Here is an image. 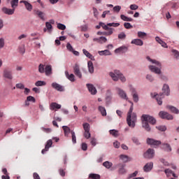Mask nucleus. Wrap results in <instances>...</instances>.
I'll return each instance as SVG.
<instances>
[{
    "mask_svg": "<svg viewBox=\"0 0 179 179\" xmlns=\"http://www.w3.org/2000/svg\"><path fill=\"white\" fill-rule=\"evenodd\" d=\"M131 106L129 108V110L127 113V122L131 128H135V124L136 123V114L132 113L134 111V103L131 101H129Z\"/></svg>",
    "mask_w": 179,
    "mask_h": 179,
    "instance_id": "1",
    "label": "nucleus"
},
{
    "mask_svg": "<svg viewBox=\"0 0 179 179\" xmlns=\"http://www.w3.org/2000/svg\"><path fill=\"white\" fill-rule=\"evenodd\" d=\"M143 128L147 131V132H150V126H149V123L155 125L156 124V119L149 115H143ZM149 122V123H148Z\"/></svg>",
    "mask_w": 179,
    "mask_h": 179,
    "instance_id": "2",
    "label": "nucleus"
},
{
    "mask_svg": "<svg viewBox=\"0 0 179 179\" xmlns=\"http://www.w3.org/2000/svg\"><path fill=\"white\" fill-rule=\"evenodd\" d=\"M163 93H159V94H155V97L157 101L159 106H162L163 104V99H164V94L166 96H170V87L169 85L164 84L162 87Z\"/></svg>",
    "mask_w": 179,
    "mask_h": 179,
    "instance_id": "3",
    "label": "nucleus"
},
{
    "mask_svg": "<svg viewBox=\"0 0 179 179\" xmlns=\"http://www.w3.org/2000/svg\"><path fill=\"white\" fill-rule=\"evenodd\" d=\"M148 61L152 62V64H155L156 66L150 65L148 66L150 71L153 73H156L157 75H160L162 73V63L157 60L152 59L150 57H147Z\"/></svg>",
    "mask_w": 179,
    "mask_h": 179,
    "instance_id": "4",
    "label": "nucleus"
},
{
    "mask_svg": "<svg viewBox=\"0 0 179 179\" xmlns=\"http://www.w3.org/2000/svg\"><path fill=\"white\" fill-rule=\"evenodd\" d=\"M109 75L115 82H117L118 79H120L121 82L127 81L125 76H124V75H122L120 71L115 70L114 72H110Z\"/></svg>",
    "mask_w": 179,
    "mask_h": 179,
    "instance_id": "5",
    "label": "nucleus"
},
{
    "mask_svg": "<svg viewBox=\"0 0 179 179\" xmlns=\"http://www.w3.org/2000/svg\"><path fill=\"white\" fill-rule=\"evenodd\" d=\"M116 90L120 99H122L123 100H126L127 101H128V96L127 95V92H125L124 90H122L121 88L117 87L116 88Z\"/></svg>",
    "mask_w": 179,
    "mask_h": 179,
    "instance_id": "6",
    "label": "nucleus"
},
{
    "mask_svg": "<svg viewBox=\"0 0 179 179\" xmlns=\"http://www.w3.org/2000/svg\"><path fill=\"white\" fill-rule=\"evenodd\" d=\"M145 159H153L155 157V150L149 148L143 155Z\"/></svg>",
    "mask_w": 179,
    "mask_h": 179,
    "instance_id": "7",
    "label": "nucleus"
},
{
    "mask_svg": "<svg viewBox=\"0 0 179 179\" xmlns=\"http://www.w3.org/2000/svg\"><path fill=\"white\" fill-rule=\"evenodd\" d=\"M159 115L163 120H173L174 118L170 113L165 111H160Z\"/></svg>",
    "mask_w": 179,
    "mask_h": 179,
    "instance_id": "8",
    "label": "nucleus"
},
{
    "mask_svg": "<svg viewBox=\"0 0 179 179\" xmlns=\"http://www.w3.org/2000/svg\"><path fill=\"white\" fill-rule=\"evenodd\" d=\"M3 76L6 78V79H8L9 80H12L13 79V76L12 74V71L5 69L3 71Z\"/></svg>",
    "mask_w": 179,
    "mask_h": 179,
    "instance_id": "9",
    "label": "nucleus"
},
{
    "mask_svg": "<svg viewBox=\"0 0 179 179\" xmlns=\"http://www.w3.org/2000/svg\"><path fill=\"white\" fill-rule=\"evenodd\" d=\"M147 143L148 145H153L154 146H158V145H162V141H157L153 138H148Z\"/></svg>",
    "mask_w": 179,
    "mask_h": 179,
    "instance_id": "10",
    "label": "nucleus"
},
{
    "mask_svg": "<svg viewBox=\"0 0 179 179\" xmlns=\"http://www.w3.org/2000/svg\"><path fill=\"white\" fill-rule=\"evenodd\" d=\"M74 73L78 78L81 79L82 78V72H80V69H79V65L76 64L73 67Z\"/></svg>",
    "mask_w": 179,
    "mask_h": 179,
    "instance_id": "11",
    "label": "nucleus"
},
{
    "mask_svg": "<svg viewBox=\"0 0 179 179\" xmlns=\"http://www.w3.org/2000/svg\"><path fill=\"white\" fill-rule=\"evenodd\" d=\"M87 87L91 94H96L97 93V90L93 84H87Z\"/></svg>",
    "mask_w": 179,
    "mask_h": 179,
    "instance_id": "12",
    "label": "nucleus"
},
{
    "mask_svg": "<svg viewBox=\"0 0 179 179\" xmlns=\"http://www.w3.org/2000/svg\"><path fill=\"white\" fill-rule=\"evenodd\" d=\"M15 7L13 8V9L3 7L2 8V12L4 13L6 15H13V13H15Z\"/></svg>",
    "mask_w": 179,
    "mask_h": 179,
    "instance_id": "13",
    "label": "nucleus"
},
{
    "mask_svg": "<svg viewBox=\"0 0 179 179\" xmlns=\"http://www.w3.org/2000/svg\"><path fill=\"white\" fill-rule=\"evenodd\" d=\"M52 146V140H48L46 143V145L45 146V149L42 150V155H44L45 152H48V149Z\"/></svg>",
    "mask_w": 179,
    "mask_h": 179,
    "instance_id": "14",
    "label": "nucleus"
},
{
    "mask_svg": "<svg viewBox=\"0 0 179 179\" xmlns=\"http://www.w3.org/2000/svg\"><path fill=\"white\" fill-rule=\"evenodd\" d=\"M131 92L133 96L134 101L135 103H138V101H139V97L138 96V92H136V90H135V88H131Z\"/></svg>",
    "mask_w": 179,
    "mask_h": 179,
    "instance_id": "15",
    "label": "nucleus"
},
{
    "mask_svg": "<svg viewBox=\"0 0 179 179\" xmlns=\"http://www.w3.org/2000/svg\"><path fill=\"white\" fill-rule=\"evenodd\" d=\"M52 87L57 90V92H64V87L57 83H52Z\"/></svg>",
    "mask_w": 179,
    "mask_h": 179,
    "instance_id": "16",
    "label": "nucleus"
},
{
    "mask_svg": "<svg viewBox=\"0 0 179 179\" xmlns=\"http://www.w3.org/2000/svg\"><path fill=\"white\" fill-rule=\"evenodd\" d=\"M152 169H153V162L147 163L143 167V170L145 173L150 171Z\"/></svg>",
    "mask_w": 179,
    "mask_h": 179,
    "instance_id": "17",
    "label": "nucleus"
},
{
    "mask_svg": "<svg viewBox=\"0 0 179 179\" xmlns=\"http://www.w3.org/2000/svg\"><path fill=\"white\" fill-rule=\"evenodd\" d=\"M125 164H119L118 167L119 168V174H125L127 173V169H125Z\"/></svg>",
    "mask_w": 179,
    "mask_h": 179,
    "instance_id": "18",
    "label": "nucleus"
},
{
    "mask_svg": "<svg viewBox=\"0 0 179 179\" xmlns=\"http://www.w3.org/2000/svg\"><path fill=\"white\" fill-rule=\"evenodd\" d=\"M20 3H24L25 5L26 9H27L29 12H31L33 10V6H31V4L27 1H21Z\"/></svg>",
    "mask_w": 179,
    "mask_h": 179,
    "instance_id": "19",
    "label": "nucleus"
},
{
    "mask_svg": "<svg viewBox=\"0 0 179 179\" xmlns=\"http://www.w3.org/2000/svg\"><path fill=\"white\" fill-rule=\"evenodd\" d=\"M87 66L90 73H94V66H93V62L92 61H88Z\"/></svg>",
    "mask_w": 179,
    "mask_h": 179,
    "instance_id": "20",
    "label": "nucleus"
},
{
    "mask_svg": "<svg viewBox=\"0 0 179 179\" xmlns=\"http://www.w3.org/2000/svg\"><path fill=\"white\" fill-rule=\"evenodd\" d=\"M131 44H135V45L142 47V45H143V41L141 39H134L131 41Z\"/></svg>",
    "mask_w": 179,
    "mask_h": 179,
    "instance_id": "21",
    "label": "nucleus"
},
{
    "mask_svg": "<svg viewBox=\"0 0 179 179\" xmlns=\"http://www.w3.org/2000/svg\"><path fill=\"white\" fill-rule=\"evenodd\" d=\"M65 76L70 80V82H75V75L73 74H69V72L68 71H65Z\"/></svg>",
    "mask_w": 179,
    "mask_h": 179,
    "instance_id": "22",
    "label": "nucleus"
},
{
    "mask_svg": "<svg viewBox=\"0 0 179 179\" xmlns=\"http://www.w3.org/2000/svg\"><path fill=\"white\" fill-rule=\"evenodd\" d=\"M36 15L40 17L41 20H45V18H44V16H45V14L43 11H40V10H35Z\"/></svg>",
    "mask_w": 179,
    "mask_h": 179,
    "instance_id": "23",
    "label": "nucleus"
},
{
    "mask_svg": "<svg viewBox=\"0 0 179 179\" xmlns=\"http://www.w3.org/2000/svg\"><path fill=\"white\" fill-rule=\"evenodd\" d=\"M155 40L159 43V44L162 45V47H164V48H167V43L163 41V40L160 39L159 36H156Z\"/></svg>",
    "mask_w": 179,
    "mask_h": 179,
    "instance_id": "24",
    "label": "nucleus"
},
{
    "mask_svg": "<svg viewBox=\"0 0 179 179\" xmlns=\"http://www.w3.org/2000/svg\"><path fill=\"white\" fill-rule=\"evenodd\" d=\"M50 110H59L61 108V105L57 103L56 102H52L50 106Z\"/></svg>",
    "mask_w": 179,
    "mask_h": 179,
    "instance_id": "25",
    "label": "nucleus"
},
{
    "mask_svg": "<svg viewBox=\"0 0 179 179\" xmlns=\"http://www.w3.org/2000/svg\"><path fill=\"white\" fill-rule=\"evenodd\" d=\"M2 172L4 174L1 176L2 179H10V177L9 176V173H8V170L6 169V168L3 169Z\"/></svg>",
    "mask_w": 179,
    "mask_h": 179,
    "instance_id": "26",
    "label": "nucleus"
},
{
    "mask_svg": "<svg viewBox=\"0 0 179 179\" xmlns=\"http://www.w3.org/2000/svg\"><path fill=\"white\" fill-rule=\"evenodd\" d=\"M127 50H128V48H127V47L122 46V47H120L119 48H117L115 50V52L116 54H118L119 52H127Z\"/></svg>",
    "mask_w": 179,
    "mask_h": 179,
    "instance_id": "27",
    "label": "nucleus"
},
{
    "mask_svg": "<svg viewBox=\"0 0 179 179\" xmlns=\"http://www.w3.org/2000/svg\"><path fill=\"white\" fill-rule=\"evenodd\" d=\"M166 108H168V110H170V111H171V113H173L174 114H178L179 113L178 109L173 106H167Z\"/></svg>",
    "mask_w": 179,
    "mask_h": 179,
    "instance_id": "28",
    "label": "nucleus"
},
{
    "mask_svg": "<svg viewBox=\"0 0 179 179\" xmlns=\"http://www.w3.org/2000/svg\"><path fill=\"white\" fill-rule=\"evenodd\" d=\"M62 129L64 131V136H68V135H69V134H71V132L72 131L68 126H63Z\"/></svg>",
    "mask_w": 179,
    "mask_h": 179,
    "instance_id": "29",
    "label": "nucleus"
},
{
    "mask_svg": "<svg viewBox=\"0 0 179 179\" xmlns=\"http://www.w3.org/2000/svg\"><path fill=\"white\" fill-rule=\"evenodd\" d=\"M162 149L166 152H171V146L169 143L162 144Z\"/></svg>",
    "mask_w": 179,
    "mask_h": 179,
    "instance_id": "30",
    "label": "nucleus"
},
{
    "mask_svg": "<svg viewBox=\"0 0 179 179\" xmlns=\"http://www.w3.org/2000/svg\"><path fill=\"white\" fill-rule=\"evenodd\" d=\"M83 52L86 57H87V58H90V59H94V57H93L92 54H90V52H89V51H87L86 49H83Z\"/></svg>",
    "mask_w": 179,
    "mask_h": 179,
    "instance_id": "31",
    "label": "nucleus"
},
{
    "mask_svg": "<svg viewBox=\"0 0 179 179\" xmlns=\"http://www.w3.org/2000/svg\"><path fill=\"white\" fill-rule=\"evenodd\" d=\"M99 111H100V113H101V115H103V117H106V115H107V112L106 111V108H104L103 106H99Z\"/></svg>",
    "mask_w": 179,
    "mask_h": 179,
    "instance_id": "32",
    "label": "nucleus"
},
{
    "mask_svg": "<svg viewBox=\"0 0 179 179\" xmlns=\"http://www.w3.org/2000/svg\"><path fill=\"white\" fill-rule=\"evenodd\" d=\"M98 54H99V55H111V52H110V50H105L102 51H99Z\"/></svg>",
    "mask_w": 179,
    "mask_h": 179,
    "instance_id": "33",
    "label": "nucleus"
},
{
    "mask_svg": "<svg viewBox=\"0 0 179 179\" xmlns=\"http://www.w3.org/2000/svg\"><path fill=\"white\" fill-rule=\"evenodd\" d=\"M120 19H122V20H124V22H132L134 20V19L128 17L124 15H120Z\"/></svg>",
    "mask_w": 179,
    "mask_h": 179,
    "instance_id": "34",
    "label": "nucleus"
},
{
    "mask_svg": "<svg viewBox=\"0 0 179 179\" xmlns=\"http://www.w3.org/2000/svg\"><path fill=\"white\" fill-rule=\"evenodd\" d=\"M52 71V69L51 68L50 65H48L45 68V72L46 75H51V72Z\"/></svg>",
    "mask_w": 179,
    "mask_h": 179,
    "instance_id": "35",
    "label": "nucleus"
},
{
    "mask_svg": "<svg viewBox=\"0 0 179 179\" xmlns=\"http://www.w3.org/2000/svg\"><path fill=\"white\" fill-rule=\"evenodd\" d=\"M108 31H103V36H111L114 31V29L110 28L109 29H106Z\"/></svg>",
    "mask_w": 179,
    "mask_h": 179,
    "instance_id": "36",
    "label": "nucleus"
},
{
    "mask_svg": "<svg viewBox=\"0 0 179 179\" xmlns=\"http://www.w3.org/2000/svg\"><path fill=\"white\" fill-rule=\"evenodd\" d=\"M103 166L106 167V169H110L111 167H113V163L106 161L103 163Z\"/></svg>",
    "mask_w": 179,
    "mask_h": 179,
    "instance_id": "37",
    "label": "nucleus"
},
{
    "mask_svg": "<svg viewBox=\"0 0 179 179\" xmlns=\"http://www.w3.org/2000/svg\"><path fill=\"white\" fill-rule=\"evenodd\" d=\"M120 159L124 162V163H127V162H129V157L124 155H120Z\"/></svg>",
    "mask_w": 179,
    "mask_h": 179,
    "instance_id": "38",
    "label": "nucleus"
},
{
    "mask_svg": "<svg viewBox=\"0 0 179 179\" xmlns=\"http://www.w3.org/2000/svg\"><path fill=\"white\" fill-rule=\"evenodd\" d=\"M90 179H100V175L96 173H91L89 176Z\"/></svg>",
    "mask_w": 179,
    "mask_h": 179,
    "instance_id": "39",
    "label": "nucleus"
},
{
    "mask_svg": "<svg viewBox=\"0 0 179 179\" xmlns=\"http://www.w3.org/2000/svg\"><path fill=\"white\" fill-rule=\"evenodd\" d=\"M83 127L85 131H90V124L89 123H84Z\"/></svg>",
    "mask_w": 179,
    "mask_h": 179,
    "instance_id": "40",
    "label": "nucleus"
},
{
    "mask_svg": "<svg viewBox=\"0 0 179 179\" xmlns=\"http://www.w3.org/2000/svg\"><path fill=\"white\" fill-rule=\"evenodd\" d=\"M47 83L44 81L38 80L35 83V86L39 87V86H45Z\"/></svg>",
    "mask_w": 179,
    "mask_h": 179,
    "instance_id": "41",
    "label": "nucleus"
},
{
    "mask_svg": "<svg viewBox=\"0 0 179 179\" xmlns=\"http://www.w3.org/2000/svg\"><path fill=\"white\" fill-rule=\"evenodd\" d=\"M71 134L73 143H76V134H75V131H71Z\"/></svg>",
    "mask_w": 179,
    "mask_h": 179,
    "instance_id": "42",
    "label": "nucleus"
},
{
    "mask_svg": "<svg viewBox=\"0 0 179 179\" xmlns=\"http://www.w3.org/2000/svg\"><path fill=\"white\" fill-rule=\"evenodd\" d=\"M110 135H113V136H115V138H117L118 136V131L115 129L110 130Z\"/></svg>",
    "mask_w": 179,
    "mask_h": 179,
    "instance_id": "43",
    "label": "nucleus"
},
{
    "mask_svg": "<svg viewBox=\"0 0 179 179\" xmlns=\"http://www.w3.org/2000/svg\"><path fill=\"white\" fill-rule=\"evenodd\" d=\"M19 3V0H12L11 1V6L12 8H16Z\"/></svg>",
    "mask_w": 179,
    "mask_h": 179,
    "instance_id": "44",
    "label": "nucleus"
},
{
    "mask_svg": "<svg viewBox=\"0 0 179 179\" xmlns=\"http://www.w3.org/2000/svg\"><path fill=\"white\" fill-rule=\"evenodd\" d=\"M57 29H59V30H65V29H66V26H65V24L58 23Z\"/></svg>",
    "mask_w": 179,
    "mask_h": 179,
    "instance_id": "45",
    "label": "nucleus"
},
{
    "mask_svg": "<svg viewBox=\"0 0 179 179\" xmlns=\"http://www.w3.org/2000/svg\"><path fill=\"white\" fill-rule=\"evenodd\" d=\"M100 26H101V27L103 28V30H108L109 29H111V28L108 27V24H106L103 22H100Z\"/></svg>",
    "mask_w": 179,
    "mask_h": 179,
    "instance_id": "46",
    "label": "nucleus"
},
{
    "mask_svg": "<svg viewBox=\"0 0 179 179\" xmlns=\"http://www.w3.org/2000/svg\"><path fill=\"white\" fill-rule=\"evenodd\" d=\"M45 27L47 30H48V31H51V30H52V25L48 22H45Z\"/></svg>",
    "mask_w": 179,
    "mask_h": 179,
    "instance_id": "47",
    "label": "nucleus"
},
{
    "mask_svg": "<svg viewBox=\"0 0 179 179\" xmlns=\"http://www.w3.org/2000/svg\"><path fill=\"white\" fill-rule=\"evenodd\" d=\"M126 37H127V35L124 32H122L118 34V38L120 40H124L126 38Z\"/></svg>",
    "mask_w": 179,
    "mask_h": 179,
    "instance_id": "48",
    "label": "nucleus"
},
{
    "mask_svg": "<svg viewBox=\"0 0 179 179\" xmlns=\"http://www.w3.org/2000/svg\"><path fill=\"white\" fill-rule=\"evenodd\" d=\"M147 34L145 32L143 31H138V37L140 38H143V37H146Z\"/></svg>",
    "mask_w": 179,
    "mask_h": 179,
    "instance_id": "49",
    "label": "nucleus"
},
{
    "mask_svg": "<svg viewBox=\"0 0 179 179\" xmlns=\"http://www.w3.org/2000/svg\"><path fill=\"white\" fill-rule=\"evenodd\" d=\"M146 80H149V82H153V80H155V78L153 77V76L148 74L146 76Z\"/></svg>",
    "mask_w": 179,
    "mask_h": 179,
    "instance_id": "50",
    "label": "nucleus"
},
{
    "mask_svg": "<svg viewBox=\"0 0 179 179\" xmlns=\"http://www.w3.org/2000/svg\"><path fill=\"white\" fill-rule=\"evenodd\" d=\"M27 101H31V103H36V98L31 96H29L27 97Z\"/></svg>",
    "mask_w": 179,
    "mask_h": 179,
    "instance_id": "51",
    "label": "nucleus"
},
{
    "mask_svg": "<svg viewBox=\"0 0 179 179\" xmlns=\"http://www.w3.org/2000/svg\"><path fill=\"white\" fill-rule=\"evenodd\" d=\"M156 128L159 131H162V132H164V131H166V129H167L166 126H158V127H156Z\"/></svg>",
    "mask_w": 179,
    "mask_h": 179,
    "instance_id": "52",
    "label": "nucleus"
},
{
    "mask_svg": "<svg viewBox=\"0 0 179 179\" xmlns=\"http://www.w3.org/2000/svg\"><path fill=\"white\" fill-rule=\"evenodd\" d=\"M108 26L109 27H118V26H120V23H115V22L108 23Z\"/></svg>",
    "mask_w": 179,
    "mask_h": 179,
    "instance_id": "53",
    "label": "nucleus"
},
{
    "mask_svg": "<svg viewBox=\"0 0 179 179\" xmlns=\"http://www.w3.org/2000/svg\"><path fill=\"white\" fill-rule=\"evenodd\" d=\"M38 71L40 72V73H44L45 72L44 65L43 64L39 65Z\"/></svg>",
    "mask_w": 179,
    "mask_h": 179,
    "instance_id": "54",
    "label": "nucleus"
},
{
    "mask_svg": "<svg viewBox=\"0 0 179 179\" xmlns=\"http://www.w3.org/2000/svg\"><path fill=\"white\" fill-rule=\"evenodd\" d=\"M5 47V39L3 38H0V49L3 48Z\"/></svg>",
    "mask_w": 179,
    "mask_h": 179,
    "instance_id": "55",
    "label": "nucleus"
},
{
    "mask_svg": "<svg viewBox=\"0 0 179 179\" xmlns=\"http://www.w3.org/2000/svg\"><path fill=\"white\" fill-rule=\"evenodd\" d=\"M84 136L86 139H89L91 136L90 131H87L84 132Z\"/></svg>",
    "mask_w": 179,
    "mask_h": 179,
    "instance_id": "56",
    "label": "nucleus"
},
{
    "mask_svg": "<svg viewBox=\"0 0 179 179\" xmlns=\"http://www.w3.org/2000/svg\"><path fill=\"white\" fill-rule=\"evenodd\" d=\"M124 26L125 29H132V27H134V26L131 25V23L129 22H124Z\"/></svg>",
    "mask_w": 179,
    "mask_h": 179,
    "instance_id": "57",
    "label": "nucleus"
},
{
    "mask_svg": "<svg viewBox=\"0 0 179 179\" xmlns=\"http://www.w3.org/2000/svg\"><path fill=\"white\" fill-rule=\"evenodd\" d=\"M99 40H100V44H103V43L107 42V38H106L104 36L99 37Z\"/></svg>",
    "mask_w": 179,
    "mask_h": 179,
    "instance_id": "58",
    "label": "nucleus"
},
{
    "mask_svg": "<svg viewBox=\"0 0 179 179\" xmlns=\"http://www.w3.org/2000/svg\"><path fill=\"white\" fill-rule=\"evenodd\" d=\"M138 8H139V6H138V5H136V4L130 5V9L131 10H136V9H138Z\"/></svg>",
    "mask_w": 179,
    "mask_h": 179,
    "instance_id": "59",
    "label": "nucleus"
},
{
    "mask_svg": "<svg viewBox=\"0 0 179 179\" xmlns=\"http://www.w3.org/2000/svg\"><path fill=\"white\" fill-rule=\"evenodd\" d=\"M66 48L71 52H72V51H73V48L72 47V45H71V43H67Z\"/></svg>",
    "mask_w": 179,
    "mask_h": 179,
    "instance_id": "60",
    "label": "nucleus"
},
{
    "mask_svg": "<svg viewBox=\"0 0 179 179\" xmlns=\"http://www.w3.org/2000/svg\"><path fill=\"white\" fill-rule=\"evenodd\" d=\"M114 12H117V13L121 10V6H115L113 7Z\"/></svg>",
    "mask_w": 179,
    "mask_h": 179,
    "instance_id": "61",
    "label": "nucleus"
},
{
    "mask_svg": "<svg viewBox=\"0 0 179 179\" xmlns=\"http://www.w3.org/2000/svg\"><path fill=\"white\" fill-rule=\"evenodd\" d=\"M137 176H138V171H136L133 173L129 176V178H134V177H136Z\"/></svg>",
    "mask_w": 179,
    "mask_h": 179,
    "instance_id": "62",
    "label": "nucleus"
},
{
    "mask_svg": "<svg viewBox=\"0 0 179 179\" xmlns=\"http://www.w3.org/2000/svg\"><path fill=\"white\" fill-rule=\"evenodd\" d=\"M15 87H17V89H24V85L22 83L16 84Z\"/></svg>",
    "mask_w": 179,
    "mask_h": 179,
    "instance_id": "63",
    "label": "nucleus"
},
{
    "mask_svg": "<svg viewBox=\"0 0 179 179\" xmlns=\"http://www.w3.org/2000/svg\"><path fill=\"white\" fill-rule=\"evenodd\" d=\"M33 177H34V179H41L40 176H38V173H34Z\"/></svg>",
    "mask_w": 179,
    "mask_h": 179,
    "instance_id": "64",
    "label": "nucleus"
}]
</instances>
